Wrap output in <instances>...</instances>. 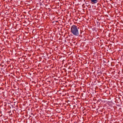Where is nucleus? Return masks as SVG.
Listing matches in <instances>:
<instances>
[{
    "label": "nucleus",
    "instance_id": "1",
    "mask_svg": "<svg viewBox=\"0 0 123 123\" xmlns=\"http://www.w3.org/2000/svg\"><path fill=\"white\" fill-rule=\"evenodd\" d=\"M79 27L77 26L73 25L71 27V32L74 36H79L78 29Z\"/></svg>",
    "mask_w": 123,
    "mask_h": 123
},
{
    "label": "nucleus",
    "instance_id": "2",
    "mask_svg": "<svg viewBox=\"0 0 123 123\" xmlns=\"http://www.w3.org/2000/svg\"><path fill=\"white\" fill-rule=\"evenodd\" d=\"M91 1L92 4L96 3L98 2L97 0H91Z\"/></svg>",
    "mask_w": 123,
    "mask_h": 123
},
{
    "label": "nucleus",
    "instance_id": "3",
    "mask_svg": "<svg viewBox=\"0 0 123 123\" xmlns=\"http://www.w3.org/2000/svg\"><path fill=\"white\" fill-rule=\"evenodd\" d=\"M80 33H81V32H80Z\"/></svg>",
    "mask_w": 123,
    "mask_h": 123
}]
</instances>
